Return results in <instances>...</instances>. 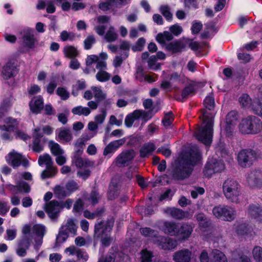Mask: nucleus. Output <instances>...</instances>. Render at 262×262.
Segmentation results:
<instances>
[{"label":"nucleus","mask_w":262,"mask_h":262,"mask_svg":"<svg viewBox=\"0 0 262 262\" xmlns=\"http://www.w3.org/2000/svg\"><path fill=\"white\" fill-rule=\"evenodd\" d=\"M214 105L213 97L211 95L207 96L204 100L205 109L202 110V114L200 117L202 119L203 125L199 127L194 133L196 139L206 145H209L212 142Z\"/></svg>","instance_id":"nucleus-1"},{"label":"nucleus","mask_w":262,"mask_h":262,"mask_svg":"<svg viewBox=\"0 0 262 262\" xmlns=\"http://www.w3.org/2000/svg\"><path fill=\"white\" fill-rule=\"evenodd\" d=\"M201 159L200 150L194 147L185 153L182 160L173 172L172 177L176 180L188 178L192 171V167Z\"/></svg>","instance_id":"nucleus-2"},{"label":"nucleus","mask_w":262,"mask_h":262,"mask_svg":"<svg viewBox=\"0 0 262 262\" xmlns=\"http://www.w3.org/2000/svg\"><path fill=\"white\" fill-rule=\"evenodd\" d=\"M238 128L242 134L256 135L262 130V121L256 116H248L242 119Z\"/></svg>","instance_id":"nucleus-3"},{"label":"nucleus","mask_w":262,"mask_h":262,"mask_svg":"<svg viewBox=\"0 0 262 262\" xmlns=\"http://www.w3.org/2000/svg\"><path fill=\"white\" fill-rule=\"evenodd\" d=\"M223 192L229 201L238 203L241 194V188L239 183L234 179L228 178L223 184Z\"/></svg>","instance_id":"nucleus-4"},{"label":"nucleus","mask_w":262,"mask_h":262,"mask_svg":"<svg viewBox=\"0 0 262 262\" xmlns=\"http://www.w3.org/2000/svg\"><path fill=\"white\" fill-rule=\"evenodd\" d=\"M38 163L40 166H46V169L41 174V178L42 179L52 178L57 173V168L53 165L52 159L49 154H44L40 155L38 158Z\"/></svg>","instance_id":"nucleus-5"},{"label":"nucleus","mask_w":262,"mask_h":262,"mask_svg":"<svg viewBox=\"0 0 262 262\" xmlns=\"http://www.w3.org/2000/svg\"><path fill=\"white\" fill-rule=\"evenodd\" d=\"M112 226L108 225L104 221L98 222L95 226V234L98 237L101 238V243L104 246H108L112 239L110 236V232Z\"/></svg>","instance_id":"nucleus-6"},{"label":"nucleus","mask_w":262,"mask_h":262,"mask_svg":"<svg viewBox=\"0 0 262 262\" xmlns=\"http://www.w3.org/2000/svg\"><path fill=\"white\" fill-rule=\"evenodd\" d=\"M257 158V154L252 149L241 150L237 155V160L238 164L242 167H249Z\"/></svg>","instance_id":"nucleus-7"},{"label":"nucleus","mask_w":262,"mask_h":262,"mask_svg":"<svg viewBox=\"0 0 262 262\" xmlns=\"http://www.w3.org/2000/svg\"><path fill=\"white\" fill-rule=\"evenodd\" d=\"M212 213L216 217L228 222L234 220L236 216L235 209L228 206H215L213 208Z\"/></svg>","instance_id":"nucleus-8"},{"label":"nucleus","mask_w":262,"mask_h":262,"mask_svg":"<svg viewBox=\"0 0 262 262\" xmlns=\"http://www.w3.org/2000/svg\"><path fill=\"white\" fill-rule=\"evenodd\" d=\"M4 125H0V129L5 132L2 134L1 138L11 141L13 138L12 133L17 128L18 122L16 119L9 117L4 119Z\"/></svg>","instance_id":"nucleus-9"},{"label":"nucleus","mask_w":262,"mask_h":262,"mask_svg":"<svg viewBox=\"0 0 262 262\" xmlns=\"http://www.w3.org/2000/svg\"><path fill=\"white\" fill-rule=\"evenodd\" d=\"M238 119V114L235 111L229 112L226 117L225 125L221 129V133L227 136L232 135Z\"/></svg>","instance_id":"nucleus-10"},{"label":"nucleus","mask_w":262,"mask_h":262,"mask_svg":"<svg viewBox=\"0 0 262 262\" xmlns=\"http://www.w3.org/2000/svg\"><path fill=\"white\" fill-rule=\"evenodd\" d=\"M7 163L13 168H16L22 165L27 167L29 165V162L21 154L16 152L14 150L9 152L5 157Z\"/></svg>","instance_id":"nucleus-11"},{"label":"nucleus","mask_w":262,"mask_h":262,"mask_svg":"<svg viewBox=\"0 0 262 262\" xmlns=\"http://www.w3.org/2000/svg\"><path fill=\"white\" fill-rule=\"evenodd\" d=\"M224 168L225 165L222 161L212 159L207 162L204 171V174L210 177L214 173L221 172Z\"/></svg>","instance_id":"nucleus-12"},{"label":"nucleus","mask_w":262,"mask_h":262,"mask_svg":"<svg viewBox=\"0 0 262 262\" xmlns=\"http://www.w3.org/2000/svg\"><path fill=\"white\" fill-rule=\"evenodd\" d=\"M246 181L250 187L254 188L262 186V170L255 169L246 176Z\"/></svg>","instance_id":"nucleus-13"},{"label":"nucleus","mask_w":262,"mask_h":262,"mask_svg":"<svg viewBox=\"0 0 262 262\" xmlns=\"http://www.w3.org/2000/svg\"><path fill=\"white\" fill-rule=\"evenodd\" d=\"M22 40L24 47L32 49H34L37 43L33 30L31 29H24L23 32Z\"/></svg>","instance_id":"nucleus-14"},{"label":"nucleus","mask_w":262,"mask_h":262,"mask_svg":"<svg viewBox=\"0 0 262 262\" xmlns=\"http://www.w3.org/2000/svg\"><path fill=\"white\" fill-rule=\"evenodd\" d=\"M49 217L54 220L58 217L61 210L60 203L56 200H52L45 204L44 208Z\"/></svg>","instance_id":"nucleus-15"},{"label":"nucleus","mask_w":262,"mask_h":262,"mask_svg":"<svg viewBox=\"0 0 262 262\" xmlns=\"http://www.w3.org/2000/svg\"><path fill=\"white\" fill-rule=\"evenodd\" d=\"M154 242L164 250L174 249L178 245L176 239L162 236H159L157 237V238L154 239Z\"/></svg>","instance_id":"nucleus-16"},{"label":"nucleus","mask_w":262,"mask_h":262,"mask_svg":"<svg viewBox=\"0 0 262 262\" xmlns=\"http://www.w3.org/2000/svg\"><path fill=\"white\" fill-rule=\"evenodd\" d=\"M18 70L15 65L13 59H9L4 66L2 70V76L4 79H9L14 77Z\"/></svg>","instance_id":"nucleus-17"},{"label":"nucleus","mask_w":262,"mask_h":262,"mask_svg":"<svg viewBox=\"0 0 262 262\" xmlns=\"http://www.w3.org/2000/svg\"><path fill=\"white\" fill-rule=\"evenodd\" d=\"M135 155V152L133 149L122 152L116 158V165L119 167L127 165L134 159Z\"/></svg>","instance_id":"nucleus-18"},{"label":"nucleus","mask_w":262,"mask_h":262,"mask_svg":"<svg viewBox=\"0 0 262 262\" xmlns=\"http://www.w3.org/2000/svg\"><path fill=\"white\" fill-rule=\"evenodd\" d=\"M247 213L249 218L262 222V207L259 205H250L247 208Z\"/></svg>","instance_id":"nucleus-19"},{"label":"nucleus","mask_w":262,"mask_h":262,"mask_svg":"<svg viewBox=\"0 0 262 262\" xmlns=\"http://www.w3.org/2000/svg\"><path fill=\"white\" fill-rule=\"evenodd\" d=\"M191 256V252L184 249L175 252L173 255V260L175 262H190Z\"/></svg>","instance_id":"nucleus-20"},{"label":"nucleus","mask_w":262,"mask_h":262,"mask_svg":"<svg viewBox=\"0 0 262 262\" xmlns=\"http://www.w3.org/2000/svg\"><path fill=\"white\" fill-rule=\"evenodd\" d=\"M31 111L34 114L40 113L41 110L43 108V99L42 96H37L34 97L29 103Z\"/></svg>","instance_id":"nucleus-21"},{"label":"nucleus","mask_w":262,"mask_h":262,"mask_svg":"<svg viewBox=\"0 0 262 262\" xmlns=\"http://www.w3.org/2000/svg\"><path fill=\"white\" fill-rule=\"evenodd\" d=\"M125 142L124 139H121L110 142L104 148L103 155L106 156L115 152L119 147L124 144Z\"/></svg>","instance_id":"nucleus-22"},{"label":"nucleus","mask_w":262,"mask_h":262,"mask_svg":"<svg viewBox=\"0 0 262 262\" xmlns=\"http://www.w3.org/2000/svg\"><path fill=\"white\" fill-rule=\"evenodd\" d=\"M165 212L172 217L182 220L187 216L188 212H184L182 210L176 208H167L165 210Z\"/></svg>","instance_id":"nucleus-23"},{"label":"nucleus","mask_w":262,"mask_h":262,"mask_svg":"<svg viewBox=\"0 0 262 262\" xmlns=\"http://www.w3.org/2000/svg\"><path fill=\"white\" fill-rule=\"evenodd\" d=\"M155 149L156 146L154 143L151 142L145 143L140 149V156L141 158L148 157Z\"/></svg>","instance_id":"nucleus-24"},{"label":"nucleus","mask_w":262,"mask_h":262,"mask_svg":"<svg viewBox=\"0 0 262 262\" xmlns=\"http://www.w3.org/2000/svg\"><path fill=\"white\" fill-rule=\"evenodd\" d=\"M163 230L164 233L171 236L178 235L179 226L174 222H165L163 224Z\"/></svg>","instance_id":"nucleus-25"},{"label":"nucleus","mask_w":262,"mask_h":262,"mask_svg":"<svg viewBox=\"0 0 262 262\" xmlns=\"http://www.w3.org/2000/svg\"><path fill=\"white\" fill-rule=\"evenodd\" d=\"M198 88V83L194 81H190L188 85L185 87L182 92V98H186L189 96L195 94Z\"/></svg>","instance_id":"nucleus-26"},{"label":"nucleus","mask_w":262,"mask_h":262,"mask_svg":"<svg viewBox=\"0 0 262 262\" xmlns=\"http://www.w3.org/2000/svg\"><path fill=\"white\" fill-rule=\"evenodd\" d=\"M72 162L75 164L77 167L88 168L93 167L94 163L88 159H83L81 156L72 157Z\"/></svg>","instance_id":"nucleus-27"},{"label":"nucleus","mask_w":262,"mask_h":262,"mask_svg":"<svg viewBox=\"0 0 262 262\" xmlns=\"http://www.w3.org/2000/svg\"><path fill=\"white\" fill-rule=\"evenodd\" d=\"M63 54L66 58L74 59L78 56L79 52L77 48L72 45H67L63 48Z\"/></svg>","instance_id":"nucleus-28"},{"label":"nucleus","mask_w":262,"mask_h":262,"mask_svg":"<svg viewBox=\"0 0 262 262\" xmlns=\"http://www.w3.org/2000/svg\"><path fill=\"white\" fill-rule=\"evenodd\" d=\"M185 48L183 42L181 41H175L165 45V50L172 53L181 52Z\"/></svg>","instance_id":"nucleus-29"},{"label":"nucleus","mask_w":262,"mask_h":262,"mask_svg":"<svg viewBox=\"0 0 262 262\" xmlns=\"http://www.w3.org/2000/svg\"><path fill=\"white\" fill-rule=\"evenodd\" d=\"M64 232H67L68 234H72L73 236L76 234L77 227L72 219H69L65 225H63L60 228Z\"/></svg>","instance_id":"nucleus-30"},{"label":"nucleus","mask_w":262,"mask_h":262,"mask_svg":"<svg viewBox=\"0 0 262 262\" xmlns=\"http://www.w3.org/2000/svg\"><path fill=\"white\" fill-rule=\"evenodd\" d=\"M225 254L218 249H213L211 253L210 262H227Z\"/></svg>","instance_id":"nucleus-31"},{"label":"nucleus","mask_w":262,"mask_h":262,"mask_svg":"<svg viewBox=\"0 0 262 262\" xmlns=\"http://www.w3.org/2000/svg\"><path fill=\"white\" fill-rule=\"evenodd\" d=\"M193 231V227L189 224H183L180 228H179L178 235L183 239L188 238Z\"/></svg>","instance_id":"nucleus-32"},{"label":"nucleus","mask_w":262,"mask_h":262,"mask_svg":"<svg viewBox=\"0 0 262 262\" xmlns=\"http://www.w3.org/2000/svg\"><path fill=\"white\" fill-rule=\"evenodd\" d=\"M173 39V36L169 32L165 31L163 33H159L156 37L157 41L161 45L165 46L166 42H168Z\"/></svg>","instance_id":"nucleus-33"},{"label":"nucleus","mask_w":262,"mask_h":262,"mask_svg":"<svg viewBox=\"0 0 262 262\" xmlns=\"http://www.w3.org/2000/svg\"><path fill=\"white\" fill-rule=\"evenodd\" d=\"M138 115H139V112L137 110L127 115L124 121L125 125L127 127H132L135 121L139 119Z\"/></svg>","instance_id":"nucleus-34"},{"label":"nucleus","mask_w":262,"mask_h":262,"mask_svg":"<svg viewBox=\"0 0 262 262\" xmlns=\"http://www.w3.org/2000/svg\"><path fill=\"white\" fill-rule=\"evenodd\" d=\"M49 147L50 149L51 152L54 156H58L63 155L64 150L61 146L57 143L53 141H50L49 142Z\"/></svg>","instance_id":"nucleus-35"},{"label":"nucleus","mask_w":262,"mask_h":262,"mask_svg":"<svg viewBox=\"0 0 262 262\" xmlns=\"http://www.w3.org/2000/svg\"><path fill=\"white\" fill-rule=\"evenodd\" d=\"M72 113L75 115L81 116L83 115L88 116L91 112V110L88 107H83L79 105L73 107L71 111Z\"/></svg>","instance_id":"nucleus-36"},{"label":"nucleus","mask_w":262,"mask_h":262,"mask_svg":"<svg viewBox=\"0 0 262 262\" xmlns=\"http://www.w3.org/2000/svg\"><path fill=\"white\" fill-rule=\"evenodd\" d=\"M58 137L60 140L67 142L72 139V136L69 129L61 128L59 131Z\"/></svg>","instance_id":"nucleus-37"},{"label":"nucleus","mask_w":262,"mask_h":262,"mask_svg":"<svg viewBox=\"0 0 262 262\" xmlns=\"http://www.w3.org/2000/svg\"><path fill=\"white\" fill-rule=\"evenodd\" d=\"M251 111L256 115L262 117V101L254 99L251 106Z\"/></svg>","instance_id":"nucleus-38"},{"label":"nucleus","mask_w":262,"mask_h":262,"mask_svg":"<svg viewBox=\"0 0 262 262\" xmlns=\"http://www.w3.org/2000/svg\"><path fill=\"white\" fill-rule=\"evenodd\" d=\"M240 104L245 108H251L252 104V99L247 94H243L238 99Z\"/></svg>","instance_id":"nucleus-39"},{"label":"nucleus","mask_w":262,"mask_h":262,"mask_svg":"<svg viewBox=\"0 0 262 262\" xmlns=\"http://www.w3.org/2000/svg\"><path fill=\"white\" fill-rule=\"evenodd\" d=\"M140 232L141 234L145 237H155V239L157 238L158 232L157 231L154 230L148 227H145L140 228Z\"/></svg>","instance_id":"nucleus-40"},{"label":"nucleus","mask_w":262,"mask_h":262,"mask_svg":"<svg viewBox=\"0 0 262 262\" xmlns=\"http://www.w3.org/2000/svg\"><path fill=\"white\" fill-rule=\"evenodd\" d=\"M118 35L114 27L111 26L106 32L104 38L108 42H113L117 38Z\"/></svg>","instance_id":"nucleus-41"},{"label":"nucleus","mask_w":262,"mask_h":262,"mask_svg":"<svg viewBox=\"0 0 262 262\" xmlns=\"http://www.w3.org/2000/svg\"><path fill=\"white\" fill-rule=\"evenodd\" d=\"M141 262H151L154 255L152 252L147 249L142 250L141 252Z\"/></svg>","instance_id":"nucleus-42"},{"label":"nucleus","mask_w":262,"mask_h":262,"mask_svg":"<svg viewBox=\"0 0 262 262\" xmlns=\"http://www.w3.org/2000/svg\"><path fill=\"white\" fill-rule=\"evenodd\" d=\"M60 38L62 41H73L75 38V35L72 32H68L67 31H62L60 34Z\"/></svg>","instance_id":"nucleus-43"},{"label":"nucleus","mask_w":262,"mask_h":262,"mask_svg":"<svg viewBox=\"0 0 262 262\" xmlns=\"http://www.w3.org/2000/svg\"><path fill=\"white\" fill-rule=\"evenodd\" d=\"M252 255L256 262H262V247L255 246L253 249Z\"/></svg>","instance_id":"nucleus-44"},{"label":"nucleus","mask_w":262,"mask_h":262,"mask_svg":"<svg viewBox=\"0 0 262 262\" xmlns=\"http://www.w3.org/2000/svg\"><path fill=\"white\" fill-rule=\"evenodd\" d=\"M157 58L156 56L152 55L150 56L148 61V66L150 69L157 70L160 69L161 64L157 62Z\"/></svg>","instance_id":"nucleus-45"},{"label":"nucleus","mask_w":262,"mask_h":262,"mask_svg":"<svg viewBox=\"0 0 262 262\" xmlns=\"http://www.w3.org/2000/svg\"><path fill=\"white\" fill-rule=\"evenodd\" d=\"M69 234L59 229L58 235L56 236V246H58L61 244L64 243L69 237Z\"/></svg>","instance_id":"nucleus-46"},{"label":"nucleus","mask_w":262,"mask_h":262,"mask_svg":"<svg viewBox=\"0 0 262 262\" xmlns=\"http://www.w3.org/2000/svg\"><path fill=\"white\" fill-rule=\"evenodd\" d=\"M54 192L55 194L56 195L58 198H61L69 195V194L66 188H64V187L59 185H56L54 189Z\"/></svg>","instance_id":"nucleus-47"},{"label":"nucleus","mask_w":262,"mask_h":262,"mask_svg":"<svg viewBox=\"0 0 262 262\" xmlns=\"http://www.w3.org/2000/svg\"><path fill=\"white\" fill-rule=\"evenodd\" d=\"M85 88V83L83 81L78 80L76 83L73 86L72 94L73 96H76L78 94V91Z\"/></svg>","instance_id":"nucleus-48"},{"label":"nucleus","mask_w":262,"mask_h":262,"mask_svg":"<svg viewBox=\"0 0 262 262\" xmlns=\"http://www.w3.org/2000/svg\"><path fill=\"white\" fill-rule=\"evenodd\" d=\"M32 231L37 236L42 237L45 234L46 228L43 225L36 224L32 227Z\"/></svg>","instance_id":"nucleus-49"},{"label":"nucleus","mask_w":262,"mask_h":262,"mask_svg":"<svg viewBox=\"0 0 262 262\" xmlns=\"http://www.w3.org/2000/svg\"><path fill=\"white\" fill-rule=\"evenodd\" d=\"M92 90L93 91L94 96L97 101H101L105 98V94L102 92L99 88L93 86L92 88Z\"/></svg>","instance_id":"nucleus-50"},{"label":"nucleus","mask_w":262,"mask_h":262,"mask_svg":"<svg viewBox=\"0 0 262 262\" xmlns=\"http://www.w3.org/2000/svg\"><path fill=\"white\" fill-rule=\"evenodd\" d=\"M79 186L77 182L73 180L69 181L66 185V188L69 195L79 189Z\"/></svg>","instance_id":"nucleus-51"},{"label":"nucleus","mask_w":262,"mask_h":262,"mask_svg":"<svg viewBox=\"0 0 262 262\" xmlns=\"http://www.w3.org/2000/svg\"><path fill=\"white\" fill-rule=\"evenodd\" d=\"M10 107V104L8 101H4L0 106V119L4 122V119L7 118L6 117V113L8 112ZM8 117V118H9Z\"/></svg>","instance_id":"nucleus-52"},{"label":"nucleus","mask_w":262,"mask_h":262,"mask_svg":"<svg viewBox=\"0 0 262 262\" xmlns=\"http://www.w3.org/2000/svg\"><path fill=\"white\" fill-rule=\"evenodd\" d=\"M160 11L165 17L167 20L170 21L172 18V14L170 12L169 8L167 6H161L160 8Z\"/></svg>","instance_id":"nucleus-53"},{"label":"nucleus","mask_w":262,"mask_h":262,"mask_svg":"<svg viewBox=\"0 0 262 262\" xmlns=\"http://www.w3.org/2000/svg\"><path fill=\"white\" fill-rule=\"evenodd\" d=\"M110 77V74L105 71H99L96 75L97 80L100 82L106 81Z\"/></svg>","instance_id":"nucleus-54"},{"label":"nucleus","mask_w":262,"mask_h":262,"mask_svg":"<svg viewBox=\"0 0 262 262\" xmlns=\"http://www.w3.org/2000/svg\"><path fill=\"white\" fill-rule=\"evenodd\" d=\"M173 120V115L171 112L166 113L162 119L163 125L167 127L171 125Z\"/></svg>","instance_id":"nucleus-55"},{"label":"nucleus","mask_w":262,"mask_h":262,"mask_svg":"<svg viewBox=\"0 0 262 262\" xmlns=\"http://www.w3.org/2000/svg\"><path fill=\"white\" fill-rule=\"evenodd\" d=\"M95 42L96 40L94 35H89L84 40V49L85 50H90Z\"/></svg>","instance_id":"nucleus-56"},{"label":"nucleus","mask_w":262,"mask_h":262,"mask_svg":"<svg viewBox=\"0 0 262 262\" xmlns=\"http://www.w3.org/2000/svg\"><path fill=\"white\" fill-rule=\"evenodd\" d=\"M56 94L60 97L63 100H67L70 97V94L67 90L62 87H59L56 90Z\"/></svg>","instance_id":"nucleus-57"},{"label":"nucleus","mask_w":262,"mask_h":262,"mask_svg":"<svg viewBox=\"0 0 262 262\" xmlns=\"http://www.w3.org/2000/svg\"><path fill=\"white\" fill-rule=\"evenodd\" d=\"M101 114L97 115L94 118L95 122L98 124H102L104 121L106 116V111L105 109H102Z\"/></svg>","instance_id":"nucleus-58"},{"label":"nucleus","mask_w":262,"mask_h":262,"mask_svg":"<svg viewBox=\"0 0 262 262\" xmlns=\"http://www.w3.org/2000/svg\"><path fill=\"white\" fill-rule=\"evenodd\" d=\"M145 43V40L144 38L141 37L138 39L135 45L132 47L134 51H141L142 50L143 46Z\"/></svg>","instance_id":"nucleus-59"},{"label":"nucleus","mask_w":262,"mask_h":262,"mask_svg":"<svg viewBox=\"0 0 262 262\" xmlns=\"http://www.w3.org/2000/svg\"><path fill=\"white\" fill-rule=\"evenodd\" d=\"M138 110L139 112V115H138L139 118H142L144 122H146L152 118V114L151 112L140 110Z\"/></svg>","instance_id":"nucleus-60"},{"label":"nucleus","mask_w":262,"mask_h":262,"mask_svg":"<svg viewBox=\"0 0 262 262\" xmlns=\"http://www.w3.org/2000/svg\"><path fill=\"white\" fill-rule=\"evenodd\" d=\"M18 193H29L30 191V187L28 183L21 182L18 184Z\"/></svg>","instance_id":"nucleus-61"},{"label":"nucleus","mask_w":262,"mask_h":262,"mask_svg":"<svg viewBox=\"0 0 262 262\" xmlns=\"http://www.w3.org/2000/svg\"><path fill=\"white\" fill-rule=\"evenodd\" d=\"M115 1V0H110L106 2L100 3L99 5V8L103 11H106L111 9L112 4Z\"/></svg>","instance_id":"nucleus-62"},{"label":"nucleus","mask_w":262,"mask_h":262,"mask_svg":"<svg viewBox=\"0 0 262 262\" xmlns=\"http://www.w3.org/2000/svg\"><path fill=\"white\" fill-rule=\"evenodd\" d=\"M205 192V189L203 187H195L191 191V196L193 199H196L199 194L202 195Z\"/></svg>","instance_id":"nucleus-63"},{"label":"nucleus","mask_w":262,"mask_h":262,"mask_svg":"<svg viewBox=\"0 0 262 262\" xmlns=\"http://www.w3.org/2000/svg\"><path fill=\"white\" fill-rule=\"evenodd\" d=\"M32 149L36 152H40L43 150V146L40 143V140L34 139Z\"/></svg>","instance_id":"nucleus-64"}]
</instances>
